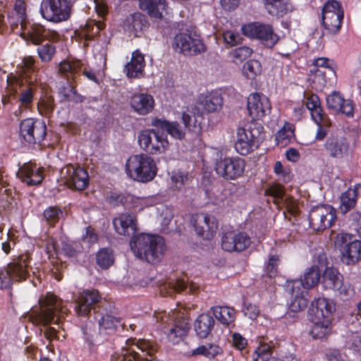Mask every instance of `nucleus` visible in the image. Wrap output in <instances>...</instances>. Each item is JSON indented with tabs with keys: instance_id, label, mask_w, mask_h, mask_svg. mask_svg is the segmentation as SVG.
<instances>
[{
	"instance_id": "1",
	"label": "nucleus",
	"mask_w": 361,
	"mask_h": 361,
	"mask_svg": "<svg viewBox=\"0 0 361 361\" xmlns=\"http://www.w3.org/2000/svg\"><path fill=\"white\" fill-rule=\"evenodd\" d=\"M68 309L63 306L61 300L54 294L47 293L39 299V307L33 310L30 319L32 322L44 326V336L51 341L59 338V331L54 327L47 326L53 322L59 328L61 326V317L67 313Z\"/></svg>"
},
{
	"instance_id": "2",
	"label": "nucleus",
	"mask_w": 361,
	"mask_h": 361,
	"mask_svg": "<svg viewBox=\"0 0 361 361\" xmlns=\"http://www.w3.org/2000/svg\"><path fill=\"white\" fill-rule=\"evenodd\" d=\"M131 250L136 257L149 263L159 262L165 250V242L157 235L142 233L130 241Z\"/></svg>"
},
{
	"instance_id": "3",
	"label": "nucleus",
	"mask_w": 361,
	"mask_h": 361,
	"mask_svg": "<svg viewBox=\"0 0 361 361\" xmlns=\"http://www.w3.org/2000/svg\"><path fill=\"white\" fill-rule=\"evenodd\" d=\"M126 172L131 179L147 183L154 178L157 168L153 158L140 154L129 157L126 164Z\"/></svg>"
},
{
	"instance_id": "4",
	"label": "nucleus",
	"mask_w": 361,
	"mask_h": 361,
	"mask_svg": "<svg viewBox=\"0 0 361 361\" xmlns=\"http://www.w3.org/2000/svg\"><path fill=\"white\" fill-rule=\"evenodd\" d=\"M263 128L256 124L246 125L236 129L234 148L237 153L246 156L257 149L261 143Z\"/></svg>"
},
{
	"instance_id": "5",
	"label": "nucleus",
	"mask_w": 361,
	"mask_h": 361,
	"mask_svg": "<svg viewBox=\"0 0 361 361\" xmlns=\"http://www.w3.org/2000/svg\"><path fill=\"white\" fill-rule=\"evenodd\" d=\"M173 49L185 56H195L206 51V46L195 31L186 30L177 33L173 39Z\"/></svg>"
},
{
	"instance_id": "6",
	"label": "nucleus",
	"mask_w": 361,
	"mask_h": 361,
	"mask_svg": "<svg viewBox=\"0 0 361 361\" xmlns=\"http://www.w3.org/2000/svg\"><path fill=\"white\" fill-rule=\"evenodd\" d=\"M72 8L71 0H42L39 13L46 20L58 23L70 18Z\"/></svg>"
},
{
	"instance_id": "7",
	"label": "nucleus",
	"mask_w": 361,
	"mask_h": 361,
	"mask_svg": "<svg viewBox=\"0 0 361 361\" xmlns=\"http://www.w3.org/2000/svg\"><path fill=\"white\" fill-rule=\"evenodd\" d=\"M137 142L142 150L151 154H162L169 147L167 136L156 128L141 130L137 135Z\"/></svg>"
},
{
	"instance_id": "8",
	"label": "nucleus",
	"mask_w": 361,
	"mask_h": 361,
	"mask_svg": "<svg viewBox=\"0 0 361 361\" xmlns=\"http://www.w3.org/2000/svg\"><path fill=\"white\" fill-rule=\"evenodd\" d=\"M245 160L238 156H226L216 159L214 170L225 180H235L243 177L245 170Z\"/></svg>"
},
{
	"instance_id": "9",
	"label": "nucleus",
	"mask_w": 361,
	"mask_h": 361,
	"mask_svg": "<svg viewBox=\"0 0 361 361\" xmlns=\"http://www.w3.org/2000/svg\"><path fill=\"white\" fill-rule=\"evenodd\" d=\"M242 33L252 39H257L265 47L272 48L279 41V36L270 24L259 22L250 23L241 27Z\"/></svg>"
},
{
	"instance_id": "10",
	"label": "nucleus",
	"mask_w": 361,
	"mask_h": 361,
	"mask_svg": "<svg viewBox=\"0 0 361 361\" xmlns=\"http://www.w3.org/2000/svg\"><path fill=\"white\" fill-rule=\"evenodd\" d=\"M155 317L157 322L163 325L172 324L166 333V336L169 342L173 344L178 343L184 336H185L190 329V325L186 318H174L165 312L155 313Z\"/></svg>"
},
{
	"instance_id": "11",
	"label": "nucleus",
	"mask_w": 361,
	"mask_h": 361,
	"mask_svg": "<svg viewBox=\"0 0 361 361\" xmlns=\"http://www.w3.org/2000/svg\"><path fill=\"white\" fill-rule=\"evenodd\" d=\"M336 219V211L330 205L312 207L309 213L310 226L314 231H323L331 226Z\"/></svg>"
},
{
	"instance_id": "12",
	"label": "nucleus",
	"mask_w": 361,
	"mask_h": 361,
	"mask_svg": "<svg viewBox=\"0 0 361 361\" xmlns=\"http://www.w3.org/2000/svg\"><path fill=\"white\" fill-rule=\"evenodd\" d=\"M20 135L29 144H35L42 142L47 134V126L44 122L27 118L20 123Z\"/></svg>"
},
{
	"instance_id": "13",
	"label": "nucleus",
	"mask_w": 361,
	"mask_h": 361,
	"mask_svg": "<svg viewBox=\"0 0 361 361\" xmlns=\"http://www.w3.org/2000/svg\"><path fill=\"white\" fill-rule=\"evenodd\" d=\"M351 240V235L348 233H339L336 238L338 246L345 244L341 252V261L347 265H354L361 259V241Z\"/></svg>"
},
{
	"instance_id": "14",
	"label": "nucleus",
	"mask_w": 361,
	"mask_h": 361,
	"mask_svg": "<svg viewBox=\"0 0 361 361\" xmlns=\"http://www.w3.org/2000/svg\"><path fill=\"white\" fill-rule=\"evenodd\" d=\"M191 224L197 235L204 240H210L218 230V221L213 215L199 213L192 215Z\"/></svg>"
},
{
	"instance_id": "15",
	"label": "nucleus",
	"mask_w": 361,
	"mask_h": 361,
	"mask_svg": "<svg viewBox=\"0 0 361 361\" xmlns=\"http://www.w3.org/2000/svg\"><path fill=\"white\" fill-rule=\"evenodd\" d=\"M302 282L298 279L286 282V291L291 295L289 308L292 312H300L307 306V291L301 288Z\"/></svg>"
},
{
	"instance_id": "16",
	"label": "nucleus",
	"mask_w": 361,
	"mask_h": 361,
	"mask_svg": "<svg viewBox=\"0 0 361 361\" xmlns=\"http://www.w3.org/2000/svg\"><path fill=\"white\" fill-rule=\"evenodd\" d=\"M250 244L251 239L245 232L228 231L221 237V247L226 252H242Z\"/></svg>"
},
{
	"instance_id": "17",
	"label": "nucleus",
	"mask_w": 361,
	"mask_h": 361,
	"mask_svg": "<svg viewBox=\"0 0 361 361\" xmlns=\"http://www.w3.org/2000/svg\"><path fill=\"white\" fill-rule=\"evenodd\" d=\"M247 108L252 119L259 120L270 113L271 104L265 95L255 92L247 97Z\"/></svg>"
},
{
	"instance_id": "18",
	"label": "nucleus",
	"mask_w": 361,
	"mask_h": 361,
	"mask_svg": "<svg viewBox=\"0 0 361 361\" xmlns=\"http://www.w3.org/2000/svg\"><path fill=\"white\" fill-rule=\"evenodd\" d=\"M13 89L20 107L29 109L34 101L37 85L32 82H28L16 78L13 84Z\"/></svg>"
},
{
	"instance_id": "19",
	"label": "nucleus",
	"mask_w": 361,
	"mask_h": 361,
	"mask_svg": "<svg viewBox=\"0 0 361 361\" xmlns=\"http://www.w3.org/2000/svg\"><path fill=\"white\" fill-rule=\"evenodd\" d=\"M61 174L66 178V183L76 190H82L89 185L88 173L81 167L67 166L61 171Z\"/></svg>"
},
{
	"instance_id": "20",
	"label": "nucleus",
	"mask_w": 361,
	"mask_h": 361,
	"mask_svg": "<svg viewBox=\"0 0 361 361\" xmlns=\"http://www.w3.org/2000/svg\"><path fill=\"white\" fill-rule=\"evenodd\" d=\"M335 310L336 305L333 300L326 298H318L312 302L310 316L312 318L332 322Z\"/></svg>"
},
{
	"instance_id": "21",
	"label": "nucleus",
	"mask_w": 361,
	"mask_h": 361,
	"mask_svg": "<svg viewBox=\"0 0 361 361\" xmlns=\"http://www.w3.org/2000/svg\"><path fill=\"white\" fill-rule=\"evenodd\" d=\"M196 105L204 113H212L219 111L223 105V97L217 91H210L200 94Z\"/></svg>"
},
{
	"instance_id": "22",
	"label": "nucleus",
	"mask_w": 361,
	"mask_h": 361,
	"mask_svg": "<svg viewBox=\"0 0 361 361\" xmlns=\"http://www.w3.org/2000/svg\"><path fill=\"white\" fill-rule=\"evenodd\" d=\"M136 347L141 350L140 355L134 349H123L121 354L116 355L114 361H139L142 357L153 354L154 350L149 341H138Z\"/></svg>"
},
{
	"instance_id": "23",
	"label": "nucleus",
	"mask_w": 361,
	"mask_h": 361,
	"mask_svg": "<svg viewBox=\"0 0 361 361\" xmlns=\"http://www.w3.org/2000/svg\"><path fill=\"white\" fill-rule=\"evenodd\" d=\"M101 300V295L96 290H86L80 293L76 300L77 305L75 310L79 316H86L90 312L92 306Z\"/></svg>"
},
{
	"instance_id": "24",
	"label": "nucleus",
	"mask_w": 361,
	"mask_h": 361,
	"mask_svg": "<svg viewBox=\"0 0 361 361\" xmlns=\"http://www.w3.org/2000/svg\"><path fill=\"white\" fill-rule=\"evenodd\" d=\"M113 225L118 234L128 236L137 231V219L133 214L122 213L114 219Z\"/></svg>"
},
{
	"instance_id": "25",
	"label": "nucleus",
	"mask_w": 361,
	"mask_h": 361,
	"mask_svg": "<svg viewBox=\"0 0 361 361\" xmlns=\"http://www.w3.org/2000/svg\"><path fill=\"white\" fill-rule=\"evenodd\" d=\"M29 260L26 255H20L6 266L8 274L13 282L25 281L28 274Z\"/></svg>"
},
{
	"instance_id": "26",
	"label": "nucleus",
	"mask_w": 361,
	"mask_h": 361,
	"mask_svg": "<svg viewBox=\"0 0 361 361\" xmlns=\"http://www.w3.org/2000/svg\"><path fill=\"white\" fill-rule=\"evenodd\" d=\"M20 180L28 185H37L42 183L44 176L43 169L31 163L25 164L18 173Z\"/></svg>"
},
{
	"instance_id": "27",
	"label": "nucleus",
	"mask_w": 361,
	"mask_h": 361,
	"mask_svg": "<svg viewBox=\"0 0 361 361\" xmlns=\"http://www.w3.org/2000/svg\"><path fill=\"white\" fill-rule=\"evenodd\" d=\"M343 18L344 11L336 13L329 11L327 12L322 11V25L326 32L329 35L338 33L341 28Z\"/></svg>"
},
{
	"instance_id": "28",
	"label": "nucleus",
	"mask_w": 361,
	"mask_h": 361,
	"mask_svg": "<svg viewBox=\"0 0 361 361\" xmlns=\"http://www.w3.org/2000/svg\"><path fill=\"white\" fill-rule=\"evenodd\" d=\"M153 97L147 93H137L132 96L131 107L140 115H146L152 111L154 107Z\"/></svg>"
},
{
	"instance_id": "29",
	"label": "nucleus",
	"mask_w": 361,
	"mask_h": 361,
	"mask_svg": "<svg viewBox=\"0 0 361 361\" xmlns=\"http://www.w3.org/2000/svg\"><path fill=\"white\" fill-rule=\"evenodd\" d=\"M145 66L144 55L135 50L132 53L130 61L125 66V71L128 78H138L143 75Z\"/></svg>"
},
{
	"instance_id": "30",
	"label": "nucleus",
	"mask_w": 361,
	"mask_h": 361,
	"mask_svg": "<svg viewBox=\"0 0 361 361\" xmlns=\"http://www.w3.org/2000/svg\"><path fill=\"white\" fill-rule=\"evenodd\" d=\"M152 126L154 128L165 130L173 138L182 140L185 137V129L176 121H168L165 119L155 118L152 121Z\"/></svg>"
},
{
	"instance_id": "31",
	"label": "nucleus",
	"mask_w": 361,
	"mask_h": 361,
	"mask_svg": "<svg viewBox=\"0 0 361 361\" xmlns=\"http://www.w3.org/2000/svg\"><path fill=\"white\" fill-rule=\"evenodd\" d=\"M140 7L155 18H162L168 13L166 0H140Z\"/></svg>"
},
{
	"instance_id": "32",
	"label": "nucleus",
	"mask_w": 361,
	"mask_h": 361,
	"mask_svg": "<svg viewBox=\"0 0 361 361\" xmlns=\"http://www.w3.org/2000/svg\"><path fill=\"white\" fill-rule=\"evenodd\" d=\"M267 192L274 198V202L276 204H283V206L292 214L296 212V203L295 200L291 197L285 195L283 186L280 185H272Z\"/></svg>"
},
{
	"instance_id": "33",
	"label": "nucleus",
	"mask_w": 361,
	"mask_h": 361,
	"mask_svg": "<svg viewBox=\"0 0 361 361\" xmlns=\"http://www.w3.org/2000/svg\"><path fill=\"white\" fill-rule=\"evenodd\" d=\"M214 317L225 326H233L236 319V311L230 306H214L211 307Z\"/></svg>"
},
{
	"instance_id": "34",
	"label": "nucleus",
	"mask_w": 361,
	"mask_h": 361,
	"mask_svg": "<svg viewBox=\"0 0 361 361\" xmlns=\"http://www.w3.org/2000/svg\"><path fill=\"white\" fill-rule=\"evenodd\" d=\"M147 20L145 16L139 13H134L126 18L124 22V29L131 35L137 37L146 25Z\"/></svg>"
},
{
	"instance_id": "35",
	"label": "nucleus",
	"mask_w": 361,
	"mask_h": 361,
	"mask_svg": "<svg viewBox=\"0 0 361 361\" xmlns=\"http://www.w3.org/2000/svg\"><path fill=\"white\" fill-rule=\"evenodd\" d=\"M324 149L332 158H342L347 152L348 144L341 138L329 137L324 144Z\"/></svg>"
},
{
	"instance_id": "36",
	"label": "nucleus",
	"mask_w": 361,
	"mask_h": 361,
	"mask_svg": "<svg viewBox=\"0 0 361 361\" xmlns=\"http://www.w3.org/2000/svg\"><path fill=\"white\" fill-rule=\"evenodd\" d=\"M343 277L339 271L334 267H326L322 277V284L324 289L336 290L341 286Z\"/></svg>"
},
{
	"instance_id": "37",
	"label": "nucleus",
	"mask_w": 361,
	"mask_h": 361,
	"mask_svg": "<svg viewBox=\"0 0 361 361\" xmlns=\"http://www.w3.org/2000/svg\"><path fill=\"white\" fill-rule=\"evenodd\" d=\"M214 319L208 314H200L195 322V331L201 338H205L212 331Z\"/></svg>"
},
{
	"instance_id": "38",
	"label": "nucleus",
	"mask_w": 361,
	"mask_h": 361,
	"mask_svg": "<svg viewBox=\"0 0 361 361\" xmlns=\"http://www.w3.org/2000/svg\"><path fill=\"white\" fill-rule=\"evenodd\" d=\"M265 8L272 16H283L290 11V6L286 0H264Z\"/></svg>"
},
{
	"instance_id": "39",
	"label": "nucleus",
	"mask_w": 361,
	"mask_h": 361,
	"mask_svg": "<svg viewBox=\"0 0 361 361\" xmlns=\"http://www.w3.org/2000/svg\"><path fill=\"white\" fill-rule=\"evenodd\" d=\"M169 176L171 187L175 190H183L190 181L189 173L179 169L173 170Z\"/></svg>"
},
{
	"instance_id": "40",
	"label": "nucleus",
	"mask_w": 361,
	"mask_h": 361,
	"mask_svg": "<svg viewBox=\"0 0 361 361\" xmlns=\"http://www.w3.org/2000/svg\"><path fill=\"white\" fill-rule=\"evenodd\" d=\"M312 326L311 334L315 338H324L329 334L332 329V322L320 320L311 317Z\"/></svg>"
},
{
	"instance_id": "41",
	"label": "nucleus",
	"mask_w": 361,
	"mask_h": 361,
	"mask_svg": "<svg viewBox=\"0 0 361 361\" xmlns=\"http://www.w3.org/2000/svg\"><path fill=\"white\" fill-rule=\"evenodd\" d=\"M320 271L317 266H312L305 272L302 279L299 280L302 282L301 288L308 290L316 286L320 279Z\"/></svg>"
},
{
	"instance_id": "42",
	"label": "nucleus",
	"mask_w": 361,
	"mask_h": 361,
	"mask_svg": "<svg viewBox=\"0 0 361 361\" xmlns=\"http://www.w3.org/2000/svg\"><path fill=\"white\" fill-rule=\"evenodd\" d=\"M253 361H283L272 355V348L267 343L260 344L254 351Z\"/></svg>"
},
{
	"instance_id": "43",
	"label": "nucleus",
	"mask_w": 361,
	"mask_h": 361,
	"mask_svg": "<svg viewBox=\"0 0 361 361\" xmlns=\"http://www.w3.org/2000/svg\"><path fill=\"white\" fill-rule=\"evenodd\" d=\"M357 194L351 190V188H349L346 191L343 192L340 197V210L341 213L346 214L353 208L357 203Z\"/></svg>"
},
{
	"instance_id": "44",
	"label": "nucleus",
	"mask_w": 361,
	"mask_h": 361,
	"mask_svg": "<svg viewBox=\"0 0 361 361\" xmlns=\"http://www.w3.org/2000/svg\"><path fill=\"white\" fill-rule=\"evenodd\" d=\"M80 69V63L79 61H64L59 65V72L67 78L73 79Z\"/></svg>"
},
{
	"instance_id": "45",
	"label": "nucleus",
	"mask_w": 361,
	"mask_h": 361,
	"mask_svg": "<svg viewBox=\"0 0 361 361\" xmlns=\"http://www.w3.org/2000/svg\"><path fill=\"white\" fill-rule=\"evenodd\" d=\"M243 75L249 80H254L262 73V66L257 60H249L242 68Z\"/></svg>"
},
{
	"instance_id": "46",
	"label": "nucleus",
	"mask_w": 361,
	"mask_h": 361,
	"mask_svg": "<svg viewBox=\"0 0 361 361\" xmlns=\"http://www.w3.org/2000/svg\"><path fill=\"white\" fill-rule=\"evenodd\" d=\"M97 263L102 269H108L114 264V255L109 248L100 249L97 254Z\"/></svg>"
},
{
	"instance_id": "47",
	"label": "nucleus",
	"mask_w": 361,
	"mask_h": 361,
	"mask_svg": "<svg viewBox=\"0 0 361 361\" xmlns=\"http://www.w3.org/2000/svg\"><path fill=\"white\" fill-rule=\"evenodd\" d=\"M309 80L316 90H322L326 83L325 72L321 68L310 70Z\"/></svg>"
},
{
	"instance_id": "48",
	"label": "nucleus",
	"mask_w": 361,
	"mask_h": 361,
	"mask_svg": "<svg viewBox=\"0 0 361 361\" xmlns=\"http://www.w3.org/2000/svg\"><path fill=\"white\" fill-rule=\"evenodd\" d=\"M222 353L223 350L220 346L214 344H207L197 348L193 350L192 354L202 355L212 359Z\"/></svg>"
},
{
	"instance_id": "49",
	"label": "nucleus",
	"mask_w": 361,
	"mask_h": 361,
	"mask_svg": "<svg viewBox=\"0 0 361 361\" xmlns=\"http://www.w3.org/2000/svg\"><path fill=\"white\" fill-rule=\"evenodd\" d=\"M99 324L101 332L108 331L110 333L114 331L121 325V322L112 315L106 314L100 319Z\"/></svg>"
},
{
	"instance_id": "50",
	"label": "nucleus",
	"mask_w": 361,
	"mask_h": 361,
	"mask_svg": "<svg viewBox=\"0 0 361 361\" xmlns=\"http://www.w3.org/2000/svg\"><path fill=\"white\" fill-rule=\"evenodd\" d=\"M54 109V101L51 97L41 98L37 103L39 114L44 117H49Z\"/></svg>"
},
{
	"instance_id": "51",
	"label": "nucleus",
	"mask_w": 361,
	"mask_h": 361,
	"mask_svg": "<svg viewBox=\"0 0 361 361\" xmlns=\"http://www.w3.org/2000/svg\"><path fill=\"white\" fill-rule=\"evenodd\" d=\"M45 28L38 24L32 25L27 31L30 39L35 44H39L43 39L46 37Z\"/></svg>"
},
{
	"instance_id": "52",
	"label": "nucleus",
	"mask_w": 361,
	"mask_h": 361,
	"mask_svg": "<svg viewBox=\"0 0 361 361\" xmlns=\"http://www.w3.org/2000/svg\"><path fill=\"white\" fill-rule=\"evenodd\" d=\"M293 135V131L291 128L288 126V127L285 125L281 128L276 135V142L278 145L285 146L286 145Z\"/></svg>"
},
{
	"instance_id": "53",
	"label": "nucleus",
	"mask_w": 361,
	"mask_h": 361,
	"mask_svg": "<svg viewBox=\"0 0 361 361\" xmlns=\"http://www.w3.org/2000/svg\"><path fill=\"white\" fill-rule=\"evenodd\" d=\"M61 209L55 206L49 207L44 211V216L49 224H56L62 216Z\"/></svg>"
},
{
	"instance_id": "54",
	"label": "nucleus",
	"mask_w": 361,
	"mask_h": 361,
	"mask_svg": "<svg viewBox=\"0 0 361 361\" xmlns=\"http://www.w3.org/2000/svg\"><path fill=\"white\" fill-rule=\"evenodd\" d=\"M55 47L50 44H45L37 48V53L40 59L44 62H49L55 54Z\"/></svg>"
},
{
	"instance_id": "55",
	"label": "nucleus",
	"mask_w": 361,
	"mask_h": 361,
	"mask_svg": "<svg viewBox=\"0 0 361 361\" xmlns=\"http://www.w3.org/2000/svg\"><path fill=\"white\" fill-rule=\"evenodd\" d=\"M338 108L334 110L333 113L336 114H343L348 118L354 116V104L352 100L345 99L344 102H340Z\"/></svg>"
},
{
	"instance_id": "56",
	"label": "nucleus",
	"mask_w": 361,
	"mask_h": 361,
	"mask_svg": "<svg viewBox=\"0 0 361 361\" xmlns=\"http://www.w3.org/2000/svg\"><path fill=\"white\" fill-rule=\"evenodd\" d=\"M252 54V49L246 46H242L233 49L230 55L235 61H243L250 57Z\"/></svg>"
},
{
	"instance_id": "57",
	"label": "nucleus",
	"mask_w": 361,
	"mask_h": 361,
	"mask_svg": "<svg viewBox=\"0 0 361 361\" xmlns=\"http://www.w3.org/2000/svg\"><path fill=\"white\" fill-rule=\"evenodd\" d=\"M130 199L133 207L139 211L154 204V200L151 197H131Z\"/></svg>"
},
{
	"instance_id": "58",
	"label": "nucleus",
	"mask_w": 361,
	"mask_h": 361,
	"mask_svg": "<svg viewBox=\"0 0 361 361\" xmlns=\"http://www.w3.org/2000/svg\"><path fill=\"white\" fill-rule=\"evenodd\" d=\"M345 99L339 92L334 91L326 97V105L328 109L332 112L338 108L340 102H344Z\"/></svg>"
},
{
	"instance_id": "59",
	"label": "nucleus",
	"mask_w": 361,
	"mask_h": 361,
	"mask_svg": "<svg viewBox=\"0 0 361 361\" xmlns=\"http://www.w3.org/2000/svg\"><path fill=\"white\" fill-rule=\"evenodd\" d=\"M338 295L343 300H348L352 298L355 294L353 287L349 283H343L341 281V286H338L336 290Z\"/></svg>"
},
{
	"instance_id": "60",
	"label": "nucleus",
	"mask_w": 361,
	"mask_h": 361,
	"mask_svg": "<svg viewBox=\"0 0 361 361\" xmlns=\"http://www.w3.org/2000/svg\"><path fill=\"white\" fill-rule=\"evenodd\" d=\"M311 116L317 126H329V120L325 116L321 106L311 110Z\"/></svg>"
},
{
	"instance_id": "61",
	"label": "nucleus",
	"mask_w": 361,
	"mask_h": 361,
	"mask_svg": "<svg viewBox=\"0 0 361 361\" xmlns=\"http://www.w3.org/2000/svg\"><path fill=\"white\" fill-rule=\"evenodd\" d=\"M233 347L238 350H243L247 346V340L240 333L234 332L231 334V339L230 341Z\"/></svg>"
},
{
	"instance_id": "62",
	"label": "nucleus",
	"mask_w": 361,
	"mask_h": 361,
	"mask_svg": "<svg viewBox=\"0 0 361 361\" xmlns=\"http://www.w3.org/2000/svg\"><path fill=\"white\" fill-rule=\"evenodd\" d=\"M223 38L225 43L231 47L240 44L243 38L238 32L226 30L223 32Z\"/></svg>"
},
{
	"instance_id": "63",
	"label": "nucleus",
	"mask_w": 361,
	"mask_h": 361,
	"mask_svg": "<svg viewBox=\"0 0 361 361\" xmlns=\"http://www.w3.org/2000/svg\"><path fill=\"white\" fill-rule=\"evenodd\" d=\"M6 267L0 270V289H8L11 287L13 281Z\"/></svg>"
},
{
	"instance_id": "64",
	"label": "nucleus",
	"mask_w": 361,
	"mask_h": 361,
	"mask_svg": "<svg viewBox=\"0 0 361 361\" xmlns=\"http://www.w3.org/2000/svg\"><path fill=\"white\" fill-rule=\"evenodd\" d=\"M243 312L245 317L254 320L259 316V309L256 305L245 303Z\"/></svg>"
}]
</instances>
